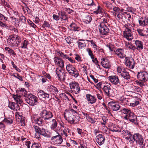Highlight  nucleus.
<instances>
[{"mask_svg": "<svg viewBox=\"0 0 148 148\" xmlns=\"http://www.w3.org/2000/svg\"><path fill=\"white\" fill-rule=\"evenodd\" d=\"M75 55L76 57H75V59L78 62L80 61H81V57H80V56L78 54H76Z\"/></svg>", "mask_w": 148, "mask_h": 148, "instance_id": "60", "label": "nucleus"}, {"mask_svg": "<svg viewBox=\"0 0 148 148\" xmlns=\"http://www.w3.org/2000/svg\"><path fill=\"white\" fill-rule=\"evenodd\" d=\"M64 62L61 59L59 60L57 63V64L61 68L64 67Z\"/></svg>", "mask_w": 148, "mask_h": 148, "instance_id": "33", "label": "nucleus"}, {"mask_svg": "<svg viewBox=\"0 0 148 148\" xmlns=\"http://www.w3.org/2000/svg\"><path fill=\"white\" fill-rule=\"evenodd\" d=\"M71 74H74L73 76L75 77H77L79 75V74L78 73L77 71L75 69L72 72Z\"/></svg>", "mask_w": 148, "mask_h": 148, "instance_id": "47", "label": "nucleus"}, {"mask_svg": "<svg viewBox=\"0 0 148 148\" xmlns=\"http://www.w3.org/2000/svg\"><path fill=\"white\" fill-rule=\"evenodd\" d=\"M97 8V10L95 11H94L93 12L96 14H97L98 13H100L101 12L100 7L99 6H98Z\"/></svg>", "mask_w": 148, "mask_h": 148, "instance_id": "59", "label": "nucleus"}, {"mask_svg": "<svg viewBox=\"0 0 148 148\" xmlns=\"http://www.w3.org/2000/svg\"><path fill=\"white\" fill-rule=\"evenodd\" d=\"M107 23V20L106 18H103V20H101V21L100 23V25H101L103 23L104 25H106L105 23Z\"/></svg>", "mask_w": 148, "mask_h": 148, "instance_id": "61", "label": "nucleus"}, {"mask_svg": "<svg viewBox=\"0 0 148 148\" xmlns=\"http://www.w3.org/2000/svg\"><path fill=\"white\" fill-rule=\"evenodd\" d=\"M103 89L106 94V95L108 96H110V90L111 89L110 86L108 85L104 86H103Z\"/></svg>", "mask_w": 148, "mask_h": 148, "instance_id": "27", "label": "nucleus"}, {"mask_svg": "<svg viewBox=\"0 0 148 148\" xmlns=\"http://www.w3.org/2000/svg\"><path fill=\"white\" fill-rule=\"evenodd\" d=\"M24 99L26 102L31 106H33L37 104V98L32 94H29Z\"/></svg>", "mask_w": 148, "mask_h": 148, "instance_id": "5", "label": "nucleus"}, {"mask_svg": "<svg viewBox=\"0 0 148 148\" xmlns=\"http://www.w3.org/2000/svg\"><path fill=\"white\" fill-rule=\"evenodd\" d=\"M42 97L45 98L46 99H48L50 98V95L48 93L45 92Z\"/></svg>", "mask_w": 148, "mask_h": 148, "instance_id": "53", "label": "nucleus"}, {"mask_svg": "<svg viewBox=\"0 0 148 148\" xmlns=\"http://www.w3.org/2000/svg\"><path fill=\"white\" fill-rule=\"evenodd\" d=\"M129 134H128V136H127V135H125L124 136H125V139L127 140H129L130 139H131V138L132 137V134H130V133H129Z\"/></svg>", "mask_w": 148, "mask_h": 148, "instance_id": "54", "label": "nucleus"}, {"mask_svg": "<svg viewBox=\"0 0 148 148\" xmlns=\"http://www.w3.org/2000/svg\"><path fill=\"white\" fill-rule=\"evenodd\" d=\"M137 31L138 32V33L141 36H146L145 34H144L142 32V31L141 29H138L137 30Z\"/></svg>", "mask_w": 148, "mask_h": 148, "instance_id": "58", "label": "nucleus"}, {"mask_svg": "<svg viewBox=\"0 0 148 148\" xmlns=\"http://www.w3.org/2000/svg\"><path fill=\"white\" fill-rule=\"evenodd\" d=\"M132 138L136 143V145L139 146H142V148L145 145V144L144 143L143 137L140 134H134L132 136Z\"/></svg>", "mask_w": 148, "mask_h": 148, "instance_id": "4", "label": "nucleus"}, {"mask_svg": "<svg viewBox=\"0 0 148 148\" xmlns=\"http://www.w3.org/2000/svg\"><path fill=\"white\" fill-rule=\"evenodd\" d=\"M42 117L41 116H40L34 117L33 121L34 123L37 124L38 125L41 126L43 123Z\"/></svg>", "mask_w": 148, "mask_h": 148, "instance_id": "22", "label": "nucleus"}, {"mask_svg": "<svg viewBox=\"0 0 148 148\" xmlns=\"http://www.w3.org/2000/svg\"><path fill=\"white\" fill-rule=\"evenodd\" d=\"M21 114V113L18 112H16V113L15 116L19 119L20 120H21L23 119V116Z\"/></svg>", "mask_w": 148, "mask_h": 148, "instance_id": "46", "label": "nucleus"}, {"mask_svg": "<svg viewBox=\"0 0 148 148\" xmlns=\"http://www.w3.org/2000/svg\"><path fill=\"white\" fill-rule=\"evenodd\" d=\"M86 51L88 52V55L90 56L91 58L92 59H94V55L92 53V52L90 49L89 48H87Z\"/></svg>", "mask_w": 148, "mask_h": 148, "instance_id": "39", "label": "nucleus"}, {"mask_svg": "<svg viewBox=\"0 0 148 148\" xmlns=\"http://www.w3.org/2000/svg\"><path fill=\"white\" fill-rule=\"evenodd\" d=\"M53 19L56 21L59 20L60 18V17L59 16L55 14L53 15Z\"/></svg>", "mask_w": 148, "mask_h": 148, "instance_id": "51", "label": "nucleus"}, {"mask_svg": "<svg viewBox=\"0 0 148 148\" xmlns=\"http://www.w3.org/2000/svg\"><path fill=\"white\" fill-rule=\"evenodd\" d=\"M69 27H71V30L74 31H78L79 30L80 28L74 23H71Z\"/></svg>", "mask_w": 148, "mask_h": 148, "instance_id": "28", "label": "nucleus"}, {"mask_svg": "<svg viewBox=\"0 0 148 148\" xmlns=\"http://www.w3.org/2000/svg\"><path fill=\"white\" fill-rule=\"evenodd\" d=\"M28 44V41L26 40H24L23 42L21 44V48L27 49V45Z\"/></svg>", "mask_w": 148, "mask_h": 148, "instance_id": "35", "label": "nucleus"}, {"mask_svg": "<svg viewBox=\"0 0 148 148\" xmlns=\"http://www.w3.org/2000/svg\"><path fill=\"white\" fill-rule=\"evenodd\" d=\"M15 103L14 102L11 103H9L8 106L11 109L14 110H15Z\"/></svg>", "mask_w": 148, "mask_h": 148, "instance_id": "44", "label": "nucleus"}, {"mask_svg": "<svg viewBox=\"0 0 148 148\" xmlns=\"http://www.w3.org/2000/svg\"><path fill=\"white\" fill-rule=\"evenodd\" d=\"M69 14H70L72 12H73V10H71L69 8H65L64 9Z\"/></svg>", "mask_w": 148, "mask_h": 148, "instance_id": "56", "label": "nucleus"}, {"mask_svg": "<svg viewBox=\"0 0 148 148\" xmlns=\"http://www.w3.org/2000/svg\"><path fill=\"white\" fill-rule=\"evenodd\" d=\"M4 122H5L7 123L12 124L13 123V120L10 118H5L3 120Z\"/></svg>", "mask_w": 148, "mask_h": 148, "instance_id": "40", "label": "nucleus"}, {"mask_svg": "<svg viewBox=\"0 0 148 148\" xmlns=\"http://www.w3.org/2000/svg\"><path fill=\"white\" fill-rule=\"evenodd\" d=\"M139 23L140 25L141 26H144L147 25V24L145 22V19H143V18L142 17H141L140 18V20H139Z\"/></svg>", "mask_w": 148, "mask_h": 148, "instance_id": "32", "label": "nucleus"}, {"mask_svg": "<svg viewBox=\"0 0 148 148\" xmlns=\"http://www.w3.org/2000/svg\"><path fill=\"white\" fill-rule=\"evenodd\" d=\"M13 76L17 78L21 81H23V79L22 76H20L19 74L18 73H14L13 75Z\"/></svg>", "mask_w": 148, "mask_h": 148, "instance_id": "42", "label": "nucleus"}, {"mask_svg": "<svg viewBox=\"0 0 148 148\" xmlns=\"http://www.w3.org/2000/svg\"><path fill=\"white\" fill-rule=\"evenodd\" d=\"M89 41L91 43V44L96 50L97 49V47H98L93 42L92 40H89Z\"/></svg>", "mask_w": 148, "mask_h": 148, "instance_id": "50", "label": "nucleus"}, {"mask_svg": "<svg viewBox=\"0 0 148 148\" xmlns=\"http://www.w3.org/2000/svg\"><path fill=\"white\" fill-rule=\"evenodd\" d=\"M101 60H102L101 62V64L104 68L107 69L110 67V65L108 59L102 58Z\"/></svg>", "mask_w": 148, "mask_h": 148, "instance_id": "21", "label": "nucleus"}, {"mask_svg": "<svg viewBox=\"0 0 148 148\" xmlns=\"http://www.w3.org/2000/svg\"><path fill=\"white\" fill-rule=\"evenodd\" d=\"M137 77L139 80L146 82L148 78V74L147 72H138L137 75Z\"/></svg>", "mask_w": 148, "mask_h": 148, "instance_id": "14", "label": "nucleus"}, {"mask_svg": "<svg viewBox=\"0 0 148 148\" xmlns=\"http://www.w3.org/2000/svg\"><path fill=\"white\" fill-rule=\"evenodd\" d=\"M21 97L20 95H18V94L16 95H13V98L17 103H18V101H19Z\"/></svg>", "mask_w": 148, "mask_h": 148, "instance_id": "36", "label": "nucleus"}, {"mask_svg": "<svg viewBox=\"0 0 148 148\" xmlns=\"http://www.w3.org/2000/svg\"><path fill=\"white\" fill-rule=\"evenodd\" d=\"M16 93L18 94H19V95L21 97H26L27 96V92L23 88H19V90H16Z\"/></svg>", "mask_w": 148, "mask_h": 148, "instance_id": "20", "label": "nucleus"}, {"mask_svg": "<svg viewBox=\"0 0 148 148\" xmlns=\"http://www.w3.org/2000/svg\"><path fill=\"white\" fill-rule=\"evenodd\" d=\"M21 41V37L16 35L10 36L7 40L8 44L12 47H18Z\"/></svg>", "mask_w": 148, "mask_h": 148, "instance_id": "2", "label": "nucleus"}, {"mask_svg": "<svg viewBox=\"0 0 148 148\" xmlns=\"http://www.w3.org/2000/svg\"><path fill=\"white\" fill-rule=\"evenodd\" d=\"M67 112V117H66V116H64V117L71 124H77L80 121V117L76 115H75V114L77 113V112L75 110L71 109L68 110Z\"/></svg>", "mask_w": 148, "mask_h": 148, "instance_id": "1", "label": "nucleus"}, {"mask_svg": "<svg viewBox=\"0 0 148 148\" xmlns=\"http://www.w3.org/2000/svg\"><path fill=\"white\" fill-rule=\"evenodd\" d=\"M49 26L50 25L49 24L48 22L46 21H44V23L42 26V27L43 28L46 27H49Z\"/></svg>", "mask_w": 148, "mask_h": 148, "instance_id": "48", "label": "nucleus"}, {"mask_svg": "<svg viewBox=\"0 0 148 148\" xmlns=\"http://www.w3.org/2000/svg\"><path fill=\"white\" fill-rule=\"evenodd\" d=\"M108 105L109 108L114 111L118 110L120 108L118 103L113 101L108 102Z\"/></svg>", "mask_w": 148, "mask_h": 148, "instance_id": "15", "label": "nucleus"}, {"mask_svg": "<svg viewBox=\"0 0 148 148\" xmlns=\"http://www.w3.org/2000/svg\"><path fill=\"white\" fill-rule=\"evenodd\" d=\"M112 9L114 11L116 12H119L120 10V9L119 8L114 6H113Z\"/></svg>", "mask_w": 148, "mask_h": 148, "instance_id": "55", "label": "nucleus"}, {"mask_svg": "<svg viewBox=\"0 0 148 148\" xmlns=\"http://www.w3.org/2000/svg\"><path fill=\"white\" fill-rule=\"evenodd\" d=\"M124 119L126 120H129V121L135 125L138 124L136 120L137 117L133 112L131 113V114L127 116H125L124 117Z\"/></svg>", "mask_w": 148, "mask_h": 148, "instance_id": "12", "label": "nucleus"}, {"mask_svg": "<svg viewBox=\"0 0 148 148\" xmlns=\"http://www.w3.org/2000/svg\"><path fill=\"white\" fill-rule=\"evenodd\" d=\"M125 65L128 68L133 69L134 68L135 62L132 57H126L125 58Z\"/></svg>", "mask_w": 148, "mask_h": 148, "instance_id": "10", "label": "nucleus"}, {"mask_svg": "<svg viewBox=\"0 0 148 148\" xmlns=\"http://www.w3.org/2000/svg\"><path fill=\"white\" fill-rule=\"evenodd\" d=\"M51 125L50 128L53 130L61 131L62 130V128L64 127L63 123H60L58 125L57 121L55 119H53L50 121Z\"/></svg>", "mask_w": 148, "mask_h": 148, "instance_id": "6", "label": "nucleus"}, {"mask_svg": "<svg viewBox=\"0 0 148 148\" xmlns=\"http://www.w3.org/2000/svg\"><path fill=\"white\" fill-rule=\"evenodd\" d=\"M139 103V101H136L134 103H130V105L131 106L134 107L137 105Z\"/></svg>", "mask_w": 148, "mask_h": 148, "instance_id": "57", "label": "nucleus"}, {"mask_svg": "<svg viewBox=\"0 0 148 148\" xmlns=\"http://www.w3.org/2000/svg\"><path fill=\"white\" fill-rule=\"evenodd\" d=\"M2 2L3 3L6 7L8 8H10V5L7 2H6L4 0H2Z\"/></svg>", "mask_w": 148, "mask_h": 148, "instance_id": "62", "label": "nucleus"}, {"mask_svg": "<svg viewBox=\"0 0 148 148\" xmlns=\"http://www.w3.org/2000/svg\"><path fill=\"white\" fill-rule=\"evenodd\" d=\"M88 119L89 120V121L92 123H94L96 122V121L94 119L90 117V116H88Z\"/></svg>", "mask_w": 148, "mask_h": 148, "instance_id": "63", "label": "nucleus"}, {"mask_svg": "<svg viewBox=\"0 0 148 148\" xmlns=\"http://www.w3.org/2000/svg\"><path fill=\"white\" fill-rule=\"evenodd\" d=\"M49 88L54 93H57L58 92L57 88L53 85H51L49 87Z\"/></svg>", "mask_w": 148, "mask_h": 148, "instance_id": "37", "label": "nucleus"}, {"mask_svg": "<svg viewBox=\"0 0 148 148\" xmlns=\"http://www.w3.org/2000/svg\"><path fill=\"white\" fill-rule=\"evenodd\" d=\"M66 69L69 73L71 75L72 72L75 69V68L72 65L69 64L66 65Z\"/></svg>", "mask_w": 148, "mask_h": 148, "instance_id": "26", "label": "nucleus"}, {"mask_svg": "<svg viewBox=\"0 0 148 148\" xmlns=\"http://www.w3.org/2000/svg\"><path fill=\"white\" fill-rule=\"evenodd\" d=\"M86 97L87 101L91 104L95 103L97 101V99L94 96L90 94L86 95Z\"/></svg>", "mask_w": 148, "mask_h": 148, "instance_id": "17", "label": "nucleus"}, {"mask_svg": "<svg viewBox=\"0 0 148 148\" xmlns=\"http://www.w3.org/2000/svg\"><path fill=\"white\" fill-rule=\"evenodd\" d=\"M40 115L46 121L47 120H50L53 116V115L52 112L47 110L42 111L40 113Z\"/></svg>", "mask_w": 148, "mask_h": 148, "instance_id": "8", "label": "nucleus"}, {"mask_svg": "<svg viewBox=\"0 0 148 148\" xmlns=\"http://www.w3.org/2000/svg\"><path fill=\"white\" fill-rule=\"evenodd\" d=\"M60 14H59V15H61V16L60 18L62 20L64 21H66L68 20V16L66 14L65 12H61Z\"/></svg>", "mask_w": 148, "mask_h": 148, "instance_id": "29", "label": "nucleus"}, {"mask_svg": "<svg viewBox=\"0 0 148 148\" xmlns=\"http://www.w3.org/2000/svg\"><path fill=\"white\" fill-rule=\"evenodd\" d=\"M121 112L126 114L125 116H127L131 114L132 112L130 110L127 108H123L121 110Z\"/></svg>", "mask_w": 148, "mask_h": 148, "instance_id": "30", "label": "nucleus"}, {"mask_svg": "<svg viewBox=\"0 0 148 148\" xmlns=\"http://www.w3.org/2000/svg\"><path fill=\"white\" fill-rule=\"evenodd\" d=\"M65 40L66 41L67 43L69 44H70L71 43V38L70 36L67 37L65 38Z\"/></svg>", "mask_w": 148, "mask_h": 148, "instance_id": "52", "label": "nucleus"}, {"mask_svg": "<svg viewBox=\"0 0 148 148\" xmlns=\"http://www.w3.org/2000/svg\"><path fill=\"white\" fill-rule=\"evenodd\" d=\"M99 30L100 33L103 35H107L109 32V29L106 25L103 23L100 25L99 27Z\"/></svg>", "mask_w": 148, "mask_h": 148, "instance_id": "13", "label": "nucleus"}, {"mask_svg": "<svg viewBox=\"0 0 148 148\" xmlns=\"http://www.w3.org/2000/svg\"><path fill=\"white\" fill-rule=\"evenodd\" d=\"M90 77L93 80L95 83H96L98 82V79H97L95 78L93 75H90Z\"/></svg>", "mask_w": 148, "mask_h": 148, "instance_id": "64", "label": "nucleus"}, {"mask_svg": "<svg viewBox=\"0 0 148 148\" xmlns=\"http://www.w3.org/2000/svg\"><path fill=\"white\" fill-rule=\"evenodd\" d=\"M92 20L91 16L89 15L86 16L84 19V21L86 24L90 23Z\"/></svg>", "mask_w": 148, "mask_h": 148, "instance_id": "31", "label": "nucleus"}, {"mask_svg": "<svg viewBox=\"0 0 148 148\" xmlns=\"http://www.w3.org/2000/svg\"><path fill=\"white\" fill-rule=\"evenodd\" d=\"M19 20L22 22L24 23L26 21V18L25 16L22 15L20 17Z\"/></svg>", "mask_w": 148, "mask_h": 148, "instance_id": "49", "label": "nucleus"}, {"mask_svg": "<svg viewBox=\"0 0 148 148\" xmlns=\"http://www.w3.org/2000/svg\"><path fill=\"white\" fill-rule=\"evenodd\" d=\"M96 140L99 145H101L104 143L105 137L102 134H99L96 136Z\"/></svg>", "mask_w": 148, "mask_h": 148, "instance_id": "18", "label": "nucleus"}, {"mask_svg": "<svg viewBox=\"0 0 148 148\" xmlns=\"http://www.w3.org/2000/svg\"><path fill=\"white\" fill-rule=\"evenodd\" d=\"M79 48L81 49L84 48L86 46V44L84 43H82L81 42H77Z\"/></svg>", "mask_w": 148, "mask_h": 148, "instance_id": "41", "label": "nucleus"}, {"mask_svg": "<svg viewBox=\"0 0 148 148\" xmlns=\"http://www.w3.org/2000/svg\"><path fill=\"white\" fill-rule=\"evenodd\" d=\"M105 4L107 8L110 9H112L113 7V5L110 2L107 1L104 3Z\"/></svg>", "mask_w": 148, "mask_h": 148, "instance_id": "34", "label": "nucleus"}, {"mask_svg": "<svg viewBox=\"0 0 148 148\" xmlns=\"http://www.w3.org/2000/svg\"><path fill=\"white\" fill-rule=\"evenodd\" d=\"M135 43L136 46V49L137 50L140 51L143 49V43L141 41L136 40L135 41Z\"/></svg>", "mask_w": 148, "mask_h": 148, "instance_id": "23", "label": "nucleus"}, {"mask_svg": "<svg viewBox=\"0 0 148 148\" xmlns=\"http://www.w3.org/2000/svg\"><path fill=\"white\" fill-rule=\"evenodd\" d=\"M124 37L128 40H131L133 37L131 30L129 28H126L125 30L123 32Z\"/></svg>", "mask_w": 148, "mask_h": 148, "instance_id": "16", "label": "nucleus"}, {"mask_svg": "<svg viewBox=\"0 0 148 148\" xmlns=\"http://www.w3.org/2000/svg\"><path fill=\"white\" fill-rule=\"evenodd\" d=\"M33 127L35 129L36 132L35 135L36 136V138H40V135L46 138H50L51 137V136L48 134V132H46L45 129L36 125H34Z\"/></svg>", "mask_w": 148, "mask_h": 148, "instance_id": "3", "label": "nucleus"}, {"mask_svg": "<svg viewBox=\"0 0 148 148\" xmlns=\"http://www.w3.org/2000/svg\"><path fill=\"white\" fill-rule=\"evenodd\" d=\"M56 73L58 78L60 80H62V81H64L65 80V77L66 76V74L67 73V72H64L62 69H59V68H57L56 70Z\"/></svg>", "mask_w": 148, "mask_h": 148, "instance_id": "9", "label": "nucleus"}, {"mask_svg": "<svg viewBox=\"0 0 148 148\" xmlns=\"http://www.w3.org/2000/svg\"><path fill=\"white\" fill-rule=\"evenodd\" d=\"M40 145L38 143L33 144L31 146L32 148H41L40 146Z\"/></svg>", "mask_w": 148, "mask_h": 148, "instance_id": "45", "label": "nucleus"}, {"mask_svg": "<svg viewBox=\"0 0 148 148\" xmlns=\"http://www.w3.org/2000/svg\"><path fill=\"white\" fill-rule=\"evenodd\" d=\"M69 86L72 92L76 94L79 93L81 90L79 84L75 81H73L70 83Z\"/></svg>", "mask_w": 148, "mask_h": 148, "instance_id": "7", "label": "nucleus"}, {"mask_svg": "<svg viewBox=\"0 0 148 148\" xmlns=\"http://www.w3.org/2000/svg\"><path fill=\"white\" fill-rule=\"evenodd\" d=\"M126 46L128 48L133 50H134L136 49V47L134 45L129 43L126 45Z\"/></svg>", "mask_w": 148, "mask_h": 148, "instance_id": "38", "label": "nucleus"}, {"mask_svg": "<svg viewBox=\"0 0 148 148\" xmlns=\"http://www.w3.org/2000/svg\"><path fill=\"white\" fill-rule=\"evenodd\" d=\"M108 79L113 84L116 85L119 84V79L118 76L116 75H112L108 77Z\"/></svg>", "mask_w": 148, "mask_h": 148, "instance_id": "19", "label": "nucleus"}, {"mask_svg": "<svg viewBox=\"0 0 148 148\" xmlns=\"http://www.w3.org/2000/svg\"><path fill=\"white\" fill-rule=\"evenodd\" d=\"M123 49H118L116 50H114V52L115 54L121 58H123L125 55L123 53Z\"/></svg>", "mask_w": 148, "mask_h": 148, "instance_id": "24", "label": "nucleus"}, {"mask_svg": "<svg viewBox=\"0 0 148 148\" xmlns=\"http://www.w3.org/2000/svg\"><path fill=\"white\" fill-rule=\"evenodd\" d=\"M122 73L121 75L122 77H123L124 79H130V77L129 73L127 72L126 69H122Z\"/></svg>", "mask_w": 148, "mask_h": 148, "instance_id": "25", "label": "nucleus"}, {"mask_svg": "<svg viewBox=\"0 0 148 148\" xmlns=\"http://www.w3.org/2000/svg\"><path fill=\"white\" fill-rule=\"evenodd\" d=\"M6 50L7 51L10 53H12L13 55H16V54L13 50L11 49L10 48L8 47H6L5 48Z\"/></svg>", "mask_w": 148, "mask_h": 148, "instance_id": "43", "label": "nucleus"}, {"mask_svg": "<svg viewBox=\"0 0 148 148\" xmlns=\"http://www.w3.org/2000/svg\"><path fill=\"white\" fill-rule=\"evenodd\" d=\"M51 141L55 145H61L63 142L62 137L59 134L51 137Z\"/></svg>", "mask_w": 148, "mask_h": 148, "instance_id": "11", "label": "nucleus"}]
</instances>
